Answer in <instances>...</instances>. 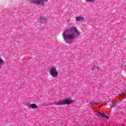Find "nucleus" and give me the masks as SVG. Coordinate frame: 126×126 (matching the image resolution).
I'll use <instances>...</instances> for the list:
<instances>
[{"mask_svg": "<svg viewBox=\"0 0 126 126\" xmlns=\"http://www.w3.org/2000/svg\"><path fill=\"white\" fill-rule=\"evenodd\" d=\"M50 74L52 77H58L59 73H58V70L55 67H52L49 69Z\"/></svg>", "mask_w": 126, "mask_h": 126, "instance_id": "nucleus-3", "label": "nucleus"}, {"mask_svg": "<svg viewBox=\"0 0 126 126\" xmlns=\"http://www.w3.org/2000/svg\"><path fill=\"white\" fill-rule=\"evenodd\" d=\"M126 90H124L123 91V93H124V94L126 93Z\"/></svg>", "mask_w": 126, "mask_h": 126, "instance_id": "nucleus-12", "label": "nucleus"}, {"mask_svg": "<svg viewBox=\"0 0 126 126\" xmlns=\"http://www.w3.org/2000/svg\"><path fill=\"white\" fill-rule=\"evenodd\" d=\"M48 1H49V0H29V2L32 4H36V5L43 4L44 2H48Z\"/></svg>", "mask_w": 126, "mask_h": 126, "instance_id": "nucleus-2", "label": "nucleus"}, {"mask_svg": "<svg viewBox=\"0 0 126 126\" xmlns=\"http://www.w3.org/2000/svg\"><path fill=\"white\" fill-rule=\"evenodd\" d=\"M84 20V18L82 17H76V21L79 22V21H83Z\"/></svg>", "mask_w": 126, "mask_h": 126, "instance_id": "nucleus-7", "label": "nucleus"}, {"mask_svg": "<svg viewBox=\"0 0 126 126\" xmlns=\"http://www.w3.org/2000/svg\"><path fill=\"white\" fill-rule=\"evenodd\" d=\"M93 105H94V106H97V105H98V103L94 102L93 103Z\"/></svg>", "mask_w": 126, "mask_h": 126, "instance_id": "nucleus-11", "label": "nucleus"}, {"mask_svg": "<svg viewBox=\"0 0 126 126\" xmlns=\"http://www.w3.org/2000/svg\"><path fill=\"white\" fill-rule=\"evenodd\" d=\"M48 18L46 17H40L38 19V22L40 23H47Z\"/></svg>", "mask_w": 126, "mask_h": 126, "instance_id": "nucleus-5", "label": "nucleus"}, {"mask_svg": "<svg viewBox=\"0 0 126 126\" xmlns=\"http://www.w3.org/2000/svg\"><path fill=\"white\" fill-rule=\"evenodd\" d=\"M87 2H94L95 0H85Z\"/></svg>", "mask_w": 126, "mask_h": 126, "instance_id": "nucleus-9", "label": "nucleus"}, {"mask_svg": "<svg viewBox=\"0 0 126 126\" xmlns=\"http://www.w3.org/2000/svg\"><path fill=\"white\" fill-rule=\"evenodd\" d=\"M4 63V61H3V60H2V59L0 58V64H2Z\"/></svg>", "mask_w": 126, "mask_h": 126, "instance_id": "nucleus-10", "label": "nucleus"}, {"mask_svg": "<svg viewBox=\"0 0 126 126\" xmlns=\"http://www.w3.org/2000/svg\"><path fill=\"white\" fill-rule=\"evenodd\" d=\"M72 103V101L68 100H60L59 102H56V105L58 106L61 105L62 106L63 105H70Z\"/></svg>", "mask_w": 126, "mask_h": 126, "instance_id": "nucleus-4", "label": "nucleus"}, {"mask_svg": "<svg viewBox=\"0 0 126 126\" xmlns=\"http://www.w3.org/2000/svg\"><path fill=\"white\" fill-rule=\"evenodd\" d=\"M93 70H94V68H93Z\"/></svg>", "mask_w": 126, "mask_h": 126, "instance_id": "nucleus-13", "label": "nucleus"}, {"mask_svg": "<svg viewBox=\"0 0 126 126\" xmlns=\"http://www.w3.org/2000/svg\"><path fill=\"white\" fill-rule=\"evenodd\" d=\"M98 115L99 116H101L102 118H104L105 119H108V118H109V117H107V115L104 114V113H103V112H102V111L99 112Z\"/></svg>", "mask_w": 126, "mask_h": 126, "instance_id": "nucleus-6", "label": "nucleus"}, {"mask_svg": "<svg viewBox=\"0 0 126 126\" xmlns=\"http://www.w3.org/2000/svg\"><path fill=\"white\" fill-rule=\"evenodd\" d=\"M31 107L32 108V109H37V105L35 104H31Z\"/></svg>", "mask_w": 126, "mask_h": 126, "instance_id": "nucleus-8", "label": "nucleus"}, {"mask_svg": "<svg viewBox=\"0 0 126 126\" xmlns=\"http://www.w3.org/2000/svg\"><path fill=\"white\" fill-rule=\"evenodd\" d=\"M80 35L79 32L76 27H72L69 30H66L63 32V38L68 44L72 43L73 40L76 39Z\"/></svg>", "mask_w": 126, "mask_h": 126, "instance_id": "nucleus-1", "label": "nucleus"}]
</instances>
